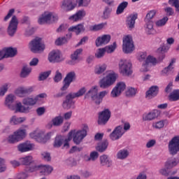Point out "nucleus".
Segmentation results:
<instances>
[{
	"label": "nucleus",
	"instance_id": "nucleus-21",
	"mask_svg": "<svg viewBox=\"0 0 179 179\" xmlns=\"http://www.w3.org/2000/svg\"><path fill=\"white\" fill-rule=\"evenodd\" d=\"M29 171L30 173H40L41 176L45 174V164H34L29 167Z\"/></svg>",
	"mask_w": 179,
	"mask_h": 179
},
{
	"label": "nucleus",
	"instance_id": "nucleus-11",
	"mask_svg": "<svg viewBox=\"0 0 179 179\" xmlns=\"http://www.w3.org/2000/svg\"><path fill=\"white\" fill-rule=\"evenodd\" d=\"M48 60L51 64H58L64 61V57H62V53L59 50H54L49 53Z\"/></svg>",
	"mask_w": 179,
	"mask_h": 179
},
{
	"label": "nucleus",
	"instance_id": "nucleus-13",
	"mask_svg": "<svg viewBox=\"0 0 179 179\" xmlns=\"http://www.w3.org/2000/svg\"><path fill=\"white\" fill-rule=\"evenodd\" d=\"M111 117V112L110 110L105 109L102 112L99 113L98 124L99 125H106V122H108Z\"/></svg>",
	"mask_w": 179,
	"mask_h": 179
},
{
	"label": "nucleus",
	"instance_id": "nucleus-8",
	"mask_svg": "<svg viewBox=\"0 0 179 179\" xmlns=\"http://www.w3.org/2000/svg\"><path fill=\"white\" fill-rule=\"evenodd\" d=\"M122 50L124 54H131L135 50L132 36L127 35L123 38Z\"/></svg>",
	"mask_w": 179,
	"mask_h": 179
},
{
	"label": "nucleus",
	"instance_id": "nucleus-49",
	"mask_svg": "<svg viewBox=\"0 0 179 179\" xmlns=\"http://www.w3.org/2000/svg\"><path fill=\"white\" fill-rule=\"evenodd\" d=\"M106 69L107 65L103 64L95 69V73H96V75H100V73H103V72H104V71H106Z\"/></svg>",
	"mask_w": 179,
	"mask_h": 179
},
{
	"label": "nucleus",
	"instance_id": "nucleus-48",
	"mask_svg": "<svg viewBox=\"0 0 179 179\" xmlns=\"http://www.w3.org/2000/svg\"><path fill=\"white\" fill-rule=\"evenodd\" d=\"M155 15H156V10H150L146 15V17L145 18V23L152 22V20L155 17Z\"/></svg>",
	"mask_w": 179,
	"mask_h": 179
},
{
	"label": "nucleus",
	"instance_id": "nucleus-63",
	"mask_svg": "<svg viewBox=\"0 0 179 179\" xmlns=\"http://www.w3.org/2000/svg\"><path fill=\"white\" fill-rule=\"evenodd\" d=\"M38 23V24H44L45 23V13L39 16Z\"/></svg>",
	"mask_w": 179,
	"mask_h": 179
},
{
	"label": "nucleus",
	"instance_id": "nucleus-2",
	"mask_svg": "<svg viewBox=\"0 0 179 179\" xmlns=\"http://www.w3.org/2000/svg\"><path fill=\"white\" fill-rule=\"evenodd\" d=\"M86 93V88L83 87L78 90V92L76 93H70L66 96V100L63 102V108L66 110H69V108H74L73 99H76V97H81Z\"/></svg>",
	"mask_w": 179,
	"mask_h": 179
},
{
	"label": "nucleus",
	"instance_id": "nucleus-56",
	"mask_svg": "<svg viewBox=\"0 0 179 179\" xmlns=\"http://www.w3.org/2000/svg\"><path fill=\"white\" fill-rule=\"evenodd\" d=\"M106 50L105 48H99L97 52L95 54V57L96 58H102V57H104V54H106Z\"/></svg>",
	"mask_w": 179,
	"mask_h": 179
},
{
	"label": "nucleus",
	"instance_id": "nucleus-4",
	"mask_svg": "<svg viewBox=\"0 0 179 179\" xmlns=\"http://www.w3.org/2000/svg\"><path fill=\"white\" fill-rule=\"evenodd\" d=\"M45 97V94H40L34 97H27L22 100L24 106H36V104H42L43 99Z\"/></svg>",
	"mask_w": 179,
	"mask_h": 179
},
{
	"label": "nucleus",
	"instance_id": "nucleus-25",
	"mask_svg": "<svg viewBox=\"0 0 179 179\" xmlns=\"http://www.w3.org/2000/svg\"><path fill=\"white\" fill-rule=\"evenodd\" d=\"M86 16V12L83 10H78L76 14L69 17L70 22H79Z\"/></svg>",
	"mask_w": 179,
	"mask_h": 179
},
{
	"label": "nucleus",
	"instance_id": "nucleus-61",
	"mask_svg": "<svg viewBox=\"0 0 179 179\" xmlns=\"http://www.w3.org/2000/svg\"><path fill=\"white\" fill-rule=\"evenodd\" d=\"M98 157H99V152L94 151L90 153V157H88V161H90V160L94 161Z\"/></svg>",
	"mask_w": 179,
	"mask_h": 179
},
{
	"label": "nucleus",
	"instance_id": "nucleus-37",
	"mask_svg": "<svg viewBox=\"0 0 179 179\" xmlns=\"http://www.w3.org/2000/svg\"><path fill=\"white\" fill-rule=\"evenodd\" d=\"M107 148H108V141L106 140L98 144L96 150L100 152V153H103V152L107 150Z\"/></svg>",
	"mask_w": 179,
	"mask_h": 179
},
{
	"label": "nucleus",
	"instance_id": "nucleus-33",
	"mask_svg": "<svg viewBox=\"0 0 179 179\" xmlns=\"http://www.w3.org/2000/svg\"><path fill=\"white\" fill-rule=\"evenodd\" d=\"M26 121V117H17L16 115H13L10 119V123L12 125H19V124H22Z\"/></svg>",
	"mask_w": 179,
	"mask_h": 179
},
{
	"label": "nucleus",
	"instance_id": "nucleus-10",
	"mask_svg": "<svg viewBox=\"0 0 179 179\" xmlns=\"http://www.w3.org/2000/svg\"><path fill=\"white\" fill-rule=\"evenodd\" d=\"M19 25V20H17V17L16 15H13L10 20L7 33L8 36L10 37H13L15 34H16V31H17V26Z\"/></svg>",
	"mask_w": 179,
	"mask_h": 179
},
{
	"label": "nucleus",
	"instance_id": "nucleus-35",
	"mask_svg": "<svg viewBox=\"0 0 179 179\" xmlns=\"http://www.w3.org/2000/svg\"><path fill=\"white\" fill-rule=\"evenodd\" d=\"M179 163V159L178 158H169L165 164L166 169H173L176 167Z\"/></svg>",
	"mask_w": 179,
	"mask_h": 179
},
{
	"label": "nucleus",
	"instance_id": "nucleus-22",
	"mask_svg": "<svg viewBox=\"0 0 179 179\" xmlns=\"http://www.w3.org/2000/svg\"><path fill=\"white\" fill-rule=\"evenodd\" d=\"M83 52V49L80 48L77 49L73 54L71 55V61L69 62V65H76L78 64L80 59H79V55Z\"/></svg>",
	"mask_w": 179,
	"mask_h": 179
},
{
	"label": "nucleus",
	"instance_id": "nucleus-18",
	"mask_svg": "<svg viewBox=\"0 0 179 179\" xmlns=\"http://www.w3.org/2000/svg\"><path fill=\"white\" fill-rule=\"evenodd\" d=\"M17 149L21 153H24L26 152H30L34 149V144L31 143L30 141H26L22 143L17 145Z\"/></svg>",
	"mask_w": 179,
	"mask_h": 179
},
{
	"label": "nucleus",
	"instance_id": "nucleus-15",
	"mask_svg": "<svg viewBox=\"0 0 179 179\" xmlns=\"http://www.w3.org/2000/svg\"><path fill=\"white\" fill-rule=\"evenodd\" d=\"M76 78V73H75V71H71L69 73L66 74L63 83L64 85L61 88V90H66L69 86H71V83L75 80V78Z\"/></svg>",
	"mask_w": 179,
	"mask_h": 179
},
{
	"label": "nucleus",
	"instance_id": "nucleus-54",
	"mask_svg": "<svg viewBox=\"0 0 179 179\" xmlns=\"http://www.w3.org/2000/svg\"><path fill=\"white\" fill-rule=\"evenodd\" d=\"M169 3L175 6L176 12H179V0H169Z\"/></svg>",
	"mask_w": 179,
	"mask_h": 179
},
{
	"label": "nucleus",
	"instance_id": "nucleus-41",
	"mask_svg": "<svg viewBox=\"0 0 179 179\" xmlns=\"http://www.w3.org/2000/svg\"><path fill=\"white\" fill-rule=\"evenodd\" d=\"M64 136H57L55 138V141L53 143L54 148H61L62 146V143H64Z\"/></svg>",
	"mask_w": 179,
	"mask_h": 179
},
{
	"label": "nucleus",
	"instance_id": "nucleus-60",
	"mask_svg": "<svg viewBox=\"0 0 179 179\" xmlns=\"http://www.w3.org/2000/svg\"><path fill=\"white\" fill-rule=\"evenodd\" d=\"M55 82L58 83V82H60V80H62V74L59 73V71H56V74L54 78Z\"/></svg>",
	"mask_w": 179,
	"mask_h": 179
},
{
	"label": "nucleus",
	"instance_id": "nucleus-45",
	"mask_svg": "<svg viewBox=\"0 0 179 179\" xmlns=\"http://www.w3.org/2000/svg\"><path fill=\"white\" fill-rule=\"evenodd\" d=\"M170 101H178L179 100V90H174L169 96Z\"/></svg>",
	"mask_w": 179,
	"mask_h": 179
},
{
	"label": "nucleus",
	"instance_id": "nucleus-55",
	"mask_svg": "<svg viewBox=\"0 0 179 179\" xmlns=\"http://www.w3.org/2000/svg\"><path fill=\"white\" fill-rule=\"evenodd\" d=\"M111 11H112V9L110 7H106L103 13V19H108V17H110Z\"/></svg>",
	"mask_w": 179,
	"mask_h": 179
},
{
	"label": "nucleus",
	"instance_id": "nucleus-62",
	"mask_svg": "<svg viewBox=\"0 0 179 179\" xmlns=\"http://www.w3.org/2000/svg\"><path fill=\"white\" fill-rule=\"evenodd\" d=\"M170 50V47L166 45H163L157 49V52H167Z\"/></svg>",
	"mask_w": 179,
	"mask_h": 179
},
{
	"label": "nucleus",
	"instance_id": "nucleus-57",
	"mask_svg": "<svg viewBox=\"0 0 179 179\" xmlns=\"http://www.w3.org/2000/svg\"><path fill=\"white\" fill-rule=\"evenodd\" d=\"M6 170V164H5V159L0 157V173H3Z\"/></svg>",
	"mask_w": 179,
	"mask_h": 179
},
{
	"label": "nucleus",
	"instance_id": "nucleus-5",
	"mask_svg": "<svg viewBox=\"0 0 179 179\" xmlns=\"http://www.w3.org/2000/svg\"><path fill=\"white\" fill-rule=\"evenodd\" d=\"M87 131H89V127L87 124H83V129L78 130L74 134L73 141L76 145H80L82 141L87 136Z\"/></svg>",
	"mask_w": 179,
	"mask_h": 179
},
{
	"label": "nucleus",
	"instance_id": "nucleus-43",
	"mask_svg": "<svg viewBox=\"0 0 179 179\" xmlns=\"http://www.w3.org/2000/svg\"><path fill=\"white\" fill-rule=\"evenodd\" d=\"M129 155V152L127 150H120L118 151L117 154V157L120 160H124V159H127L128 156Z\"/></svg>",
	"mask_w": 179,
	"mask_h": 179
},
{
	"label": "nucleus",
	"instance_id": "nucleus-32",
	"mask_svg": "<svg viewBox=\"0 0 179 179\" xmlns=\"http://www.w3.org/2000/svg\"><path fill=\"white\" fill-rule=\"evenodd\" d=\"M155 118H157V112L156 110L143 115V121H153Z\"/></svg>",
	"mask_w": 179,
	"mask_h": 179
},
{
	"label": "nucleus",
	"instance_id": "nucleus-50",
	"mask_svg": "<svg viewBox=\"0 0 179 179\" xmlns=\"http://www.w3.org/2000/svg\"><path fill=\"white\" fill-rule=\"evenodd\" d=\"M136 94V89L134 87H130L126 92V96L127 97H134Z\"/></svg>",
	"mask_w": 179,
	"mask_h": 179
},
{
	"label": "nucleus",
	"instance_id": "nucleus-64",
	"mask_svg": "<svg viewBox=\"0 0 179 179\" xmlns=\"http://www.w3.org/2000/svg\"><path fill=\"white\" fill-rule=\"evenodd\" d=\"M29 177V175L26 172H22L20 173H18L16 176L17 179H26Z\"/></svg>",
	"mask_w": 179,
	"mask_h": 179
},
{
	"label": "nucleus",
	"instance_id": "nucleus-20",
	"mask_svg": "<svg viewBox=\"0 0 179 179\" xmlns=\"http://www.w3.org/2000/svg\"><path fill=\"white\" fill-rule=\"evenodd\" d=\"M149 64H151L152 65H156L157 64V59H156L155 57H153V56H148L145 61V64H143L141 69V71L148 72V71H149V69H148V66H149Z\"/></svg>",
	"mask_w": 179,
	"mask_h": 179
},
{
	"label": "nucleus",
	"instance_id": "nucleus-40",
	"mask_svg": "<svg viewBox=\"0 0 179 179\" xmlns=\"http://www.w3.org/2000/svg\"><path fill=\"white\" fill-rule=\"evenodd\" d=\"M3 142H8V143H17V142H20L16 134L13 132V134L9 135L7 138L3 140Z\"/></svg>",
	"mask_w": 179,
	"mask_h": 179
},
{
	"label": "nucleus",
	"instance_id": "nucleus-39",
	"mask_svg": "<svg viewBox=\"0 0 179 179\" xmlns=\"http://www.w3.org/2000/svg\"><path fill=\"white\" fill-rule=\"evenodd\" d=\"M12 86L10 83H6L0 87V97H3L6 92H8V89Z\"/></svg>",
	"mask_w": 179,
	"mask_h": 179
},
{
	"label": "nucleus",
	"instance_id": "nucleus-36",
	"mask_svg": "<svg viewBox=\"0 0 179 179\" xmlns=\"http://www.w3.org/2000/svg\"><path fill=\"white\" fill-rule=\"evenodd\" d=\"M100 162L101 166H107V167H110L111 164H113L112 161L108 159V156L106 155L100 157Z\"/></svg>",
	"mask_w": 179,
	"mask_h": 179
},
{
	"label": "nucleus",
	"instance_id": "nucleus-6",
	"mask_svg": "<svg viewBox=\"0 0 179 179\" xmlns=\"http://www.w3.org/2000/svg\"><path fill=\"white\" fill-rule=\"evenodd\" d=\"M119 68L123 76H129L132 73V64L128 60H121L119 63Z\"/></svg>",
	"mask_w": 179,
	"mask_h": 179
},
{
	"label": "nucleus",
	"instance_id": "nucleus-24",
	"mask_svg": "<svg viewBox=\"0 0 179 179\" xmlns=\"http://www.w3.org/2000/svg\"><path fill=\"white\" fill-rule=\"evenodd\" d=\"M111 40V36L110 35H103L102 36H99L96 38L95 43L96 47H100L101 45H106V44H108L110 41Z\"/></svg>",
	"mask_w": 179,
	"mask_h": 179
},
{
	"label": "nucleus",
	"instance_id": "nucleus-30",
	"mask_svg": "<svg viewBox=\"0 0 179 179\" xmlns=\"http://www.w3.org/2000/svg\"><path fill=\"white\" fill-rule=\"evenodd\" d=\"M138 19V13L131 14L127 17V24L129 29H131L135 27V20Z\"/></svg>",
	"mask_w": 179,
	"mask_h": 179
},
{
	"label": "nucleus",
	"instance_id": "nucleus-59",
	"mask_svg": "<svg viewBox=\"0 0 179 179\" xmlns=\"http://www.w3.org/2000/svg\"><path fill=\"white\" fill-rule=\"evenodd\" d=\"M153 128H156V129H160L164 127V122L159 121L152 124Z\"/></svg>",
	"mask_w": 179,
	"mask_h": 179
},
{
	"label": "nucleus",
	"instance_id": "nucleus-23",
	"mask_svg": "<svg viewBox=\"0 0 179 179\" xmlns=\"http://www.w3.org/2000/svg\"><path fill=\"white\" fill-rule=\"evenodd\" d=\"M3 52L4 58H13L17 54V49L16 48H3Z\"/></svg>",
	"mask_w": 179,
	"mask_h": 179
},
{
	"label": "nucleus",
	"instance_id": "nucleus-38",
	"mask_svg": "<svg viewBox=\"0 0 179 179\" xmlns=\"http://www.w3.org/2000/svg\"><path fill=\"white\" fill-rule=\"evenodd\" d=\"M127 8H128V1H123L120 3L116 10V14L121 15V13H124V10H125Z\"/></svg>",
	"mask_w": 179,
	"mask_h": 179
},
{
	"label": "nucleus",
	"instance_id": "nucleus-7",
	"mask_svg": "<svg viewBox=\"0 0 179 179\" xmlns=\"http://www.w3.org/2000/svg\"><path fill=\"white\" fill-rule=\"evenodd\" d=\"M117 80V74L115 73H109L106 78H102L100 82V87L107 89Z\"/></svg>",
	"mask_w": 179,
	"mask_h": 179
},
{
	"label": "nucleus",
	"instance_id": "nucleus-14",
	"mask_svg": "<svg viewBox=\"0 0 179 179\" xmlns=\"http://www.w3.org/2000/svg\"><path fill=\"white\" fill-rule=\"evenodd\" d=\"M32 92H34V87H24L23 86L18 87L14 92L15 96H17L18 97H24L26 94H30V93H32Z\"/></svg>",
	"mask_w": 179,
	"mask_h": 179
},
{
	"label": "nucleus",
	"instance_id": "nucleus-31",
	"mask_svg": "<svg viewBox=\"0 0 179 179\" xmlns=\"http://www.w3.org/2000/svg\"><path fill=\"white\" fill-rule=\"evenodd\" d=\"M157 93H159V87L152 86L149 90L146 92L145 97L147 99H152V97L157 96Z\"/></svg>",
	"mask_w": 179,
	"mask_h": 179
},
{
	"label": "nucleus",
	"instance_id": "nucleus-29",
	"mask_svg": "<svg viewBox=\"0 0 179 179\" xmlns=\"http://www.w3.org/2000/svg\"><path fill=\"white\" fill-rule=\"evenodd\" d=\"M63 122L64 117H62V116H57L52 120V123L50 122L48 124L47 128H48V129H51V128H52V125L55 127H59V125H62Z\"/></svg>",
	"mask_w": 179,
	"mask_h": 179
},
{
	"label": "nucleus",
	"instance_id": "nucleus-26",
	"mask_svg": "<svg viewBox=\"0 0 179 179\" xmlns=\"http://www.w3.org/2000/svg\"><path fill=\"white\" fill-rule=\"evenodd\" d=\"M58 22V15L55 13H48L45 15V24H52Z\"/></svg>",
	"mask_w": 179,
	"mask_h": 179
},
{
	"label": "nucleus",
	"instance_id": "nucleus-27",
	"mask_svg": "<svg viewBox=\"0 0 179 179\" xmlns=\"http://www.w3.org/2000/svg\"><path fill=\"white\" fill-rule=\"evenodd\" d=\"M75 4H73L71 0H64L61 6L62 9H64L66 12L73 10L75 9Z\"/></svg>",
	"mask_w": 179,
	"mask_h": 179
},
{
	"label": "nucleus",
	"instance_id": "nucleus-28",
	"mask_svg": "<svg viewBox=\"0 0 179 179\" xmlns=\"http://www.w3.org/2000/svg\"><path fill=\"white\" fill-rule=\"evenodd\" d=\"M14 134H15V136H17L18 141L20 142V141H23V139L26 138L27 135V131L26 130V129L20 127L15 131Z\"/></svg>",
	"mask_w": 179,
	"mask_h": 179
},
{
	"label": "nucleus",
	"instance_id": "nucleus-58",
	"mask_svg": "<svg viewBox=\"0 0 179 179\" xmlns=\"http://www.w3.org/2000/svg\"><path fill=\"white\" fill-rule=\"evenodd\" d=\"M65 43H68V40L65 37L59 38L55 41L56 45H62V44H65Z\"/></svg>",
	"mask_w": 179,
	"mask_h": 179
},
{
	"label": "nucleus",
	"instance_id": "nucleus-34",
	"mask_svg": "<svg viewBox=\"0 0 179 179\" xmlns=\"http://www.w3.org/2000/svg\"><path fill=\"white\" fill-rule=\"evenodd\" d=\"M69 31H73L77 35L80 34L82 31H85V26L83 24H78V25L69 28Z\"/></svg>",
	"mask_w": 179,
	"mask_h": 179
},
{
	"label": "nucleus",
	"instance_id": "nucleus-53",
	"mask_svg": "<svg viewBox=\"0 0 179 179\" xmlns=\"http://www.w3.org/2000/svg\"><path fill=\"white\" fill-rule=\"evenodd\" d=\"M72 136H73V131H71L69 133V138L68 139L64 140V148H66V149H68V148H69V141H71V139H72Z\"/></svg>",
	"mask_w": 179,
	"mask_h": 179
},
{
	"label": "nucleus",
	"instance_id": "nucleus-42",
	"mask_svg": "<svg viewBox=\"0 0 179 179\" xmlns=\"http://www.w3.org/2000/svg\"><path fill=\"white\" fill-rule=\"evenodd\" d=\"M176 64V59H171V61L169 65L166 67L164 70H162V73H165V75H169L174 69L173 65Z\"/></svg>",
	"mask_w": 179,
	"mask_h": 179
},
{
	"label": "nucleus",
	"instance_id": "nucleus-44",
	"mask_svg": "<svg viewBox=\"0 0 179 179\" xmlns=\"http://www.w3.org/2000/svg\"><path fill=\"white\" fill-rule=\"evenodd\" d=\"M30 73H31V68L24 66L21 70L20 77L27 78Z\"/></svg>",
	"mask_w": 179,
	"mask_h": 179
},
{
	"label": "nucleus",
	"instance_id": "nucleus-16",
	"mask_svg": "<svg viewBox=\"0 0 179 179\" xmlns=\"http://www.w3.org/2000/svg\"><path fill=\"white\" fill-rule=\"evenodd\" d=\"M127 88V85H125V83L124 82H120L118 83L116 86L113 89L110 96L112 97H118Z\"/></svg>",
	"mask_w": 179,
	"mask_h": 179
},
{
	"label": "nucleus",
	"instance_id": "nucleus-19",
	"mask_svg": "<svg viewBox=\"0 0 179 179\" xmlns=\"http://www.w3.org/2000/svg\"><path fill=\"white\" fill-rule=\"evenodd\" d=\"M124 135V128L122 126H117L110 134V138L112 141H117Z\"/></svg>",
	"mask_w": 179,
	"mask_h": 179
},
{
	"label": "nucleus",
	"instance_id": "nucleus-1",
	"mask_svg": "<svg viewBox=\"0 0 179 179\" xmlns=\"http://www.w3.org/2000/svg\"><path fill=\"white\" fill-rule=\"evenodd\" d=\"M16 101V96L13 94H9L5 97L4 106L7 107L8 110L15 111V113H22L24 114H29L31 108L30 106H22V102Z\"/></svg>",
	"mask_w": 179,
	"mask_h": 179
},
{
	"label": "nucleus",
	"instance_id": "nucleus-47",
	"mask_svg": "<svg viewBox=\"0 0 179 179\" xmlns=\"http://www.w3.org/2000/svg\"><path fill=\"white\" fill-rule=\"evenodd\" d=\"M105 26H107V22H103L101 24L93 25L90 27V29L92 31H99V30H101L102 29H104Z\"/></svg>",
	"mask_w": 179,
	"mask_h": 179
},
{
	"label": "nucleus",
	"instance_id": "nucleus-17",
	"mask_svg": "<svg viewBox=\"0 0 179 179\" xmlns=\"http://www.w3.org/2000/svg\"><path fill=\"white\" fill-rule=\"evenodd\" d=\"M30 138L32 139H35L37 141V142L41 143L44 141V138H45V135L44 134V131L36 129L34 131L31 132L29 134Z\"/></svg>",
	"mask_w": 179,
	"mask_h": 179
},
{
	"label": "nucleus",
	"instance_id": "nucleus-3",
	"mask_svg": "<svg viewBox=\"0 0 179 179\" xmlns=\"http://www.w3.org/2000/svg\"><path fill=\"white\" fill-rule=\"evenodd\" d=\"M29 50L34 54H40L45 50V45L43 38L36 37L31 41L29 43Z\"/></svg>",
	"mask_w": 179,
	"mask_h": 179
},
{
	"label": "nucleus",
	"instance_id": "nucleus-9",
	"mask_svg": "<svg viewBox=\"0 0 179 179\" xmlns=\"http://www.w3.org/2000/svg\"><path fill=\"white\" fill-rule=\"evenodd\" d=\"M169 154L176 156L179 151V136H174L168 145Z\"/></svg>",
	"mask_w": 179,
	"mask_h": 179
},
{
	"label": "nucleus",
	"instance_id": "nucleus-52",
	"mask_svg": "<svg viewBox=\"0 0 179 179\" xmlns=\"http://www.w3.org/2000/svg\"><path fill=\"white\" fill-rule=\"evenodd\" d=\"M169 20V17H164L162 19L158 20L156 22L157 26H158V27H162V26H164V24H166V23H167Z\"/></svg>",
	"mask_w": 179,
	"mask_h": 179
},
{
	"label": "nucleus",
	"instance_id": "nucleus-46",
	"mask_svg": "<svg viewBox=\"0 0 179 179\" xmlns=\"http://www.w3.org/2000/svg\"><path fill=\"white\" fill-rule=\"evenodd\" d=\"M20 162L24 166H29V164L33 163V157L31 155H28L27 157L20 158Z\"/></svg>",
	"mask_w": 179,
	"mask_h": 179
},
{
	"label": "nucleus",
	"instance_id": "nucleus-12",
	"mask_svg": "<svg viewBox=\"0 0 179 179\" xmlns=\"http://www.w3.org/2000/svg\"><path fill=\"white\" fill-rule=\"evenodd\" d=\"M99 90H97V87H93L92 89L89 90V92L85 94V99H89L91 96L92 100L94 101L96 106L101 104L103 100L100 98V96L97 94Z\"/></svg>",
	"mask_w": 179,
	"mask_h": 179
},
{
	"label": "nucleus",
	"instance_id": "nucleus-51",
	"mask_svg": "<svg viewBox=\"0 0 179 179\" xmlns=\"http://www.w3.org/2000/svg\"><path fill=\"white\" fill-rule=\"evenodd\" d=\"M115 48H117V43L114 42L113 45L105 47V50L106 52L111 53L115 51Z\"/></svg>",
	"mask_w": 179,
	"mask_h": 179
}]
</instances>
